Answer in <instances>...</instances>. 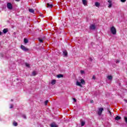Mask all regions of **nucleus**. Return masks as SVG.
I'll list each match as a JSON object with an SVG mask.
<instances>
[{
	"mask_svg": "<svg viewBox=\"0 0 127 127\" xmlns=\"http://www.w3.org/2000/svg\"><path fill=\"white\" fill-rule=\"evenodd\" d=\"M110 31L113 34V35H116L117 34V29L114 26H112L110 29Z\"/></svg>",
	"mask_w": 127,
	"mask_h": 127,
	"instance_id": "1",
	"label": "nucleus"
},
{
	"mask_svg": "<svg viewBox=\"0 0 127 127\" xmlns=\"http://www.w3.org/2000/svg\"><path fill=\"white\" fill-rule=\"evenodd\" d=\"M7 8H8V9L11 10V9H12V8H13L12 7V4H11V3L10 2H8L7 3Z\"/></svg>",
	"mask_w": 127,
	"mask_h": 127,
	"instance_id": "2",
	"label": "nucleus"
},
{
	"mask_svg": "<svg viewBox=\"0 0 127 127\" xmlns=\"http://www.w3.org/2000/svg\"><path fill=\"white\" fill-rule=\"evenodd\" d=\"M103 111H104V108H100L99 109L98 112V115L99 116H101L103 113Z\"/></svg>",
	"mask_w": 127,
	"mask_h": 127,
	"instance_id": "3",
	"label": "nucleus"
},
{
	"mask_svg": "<svg viewBox=\"0 0 127 127\" xmlns=\"http://www.w3.org/2000/svg\"><path fill=\"white\" fill-rule=\"evenodd\" d=\"M21 48L23 51H28V49L26 48V47L23 45L21 46Z\"/></svg>",
	"mask_w": 127,
	"mask_h": 127,
	"instance_id": "4",
	"label": "nucleus"
},
{
	"mask_svg": "<svg viewBox=\"0 0 127 127\" xmlns=\"http://www.w3.org/2000/svg\"><path fill=\"white\" fill-rule=\"evenodd\" d=\"M63 53L64 57H67L68 56V52H67L66 50H64Z\"/></svg>",
	"mask_w": 127,
	"mask_h": 127,
	"instance_id": "5",
	"label": "nucleus"
},
{
	"mask_svg": "<svg viewBox=\"0 0 127 127\" xmlns=\"http://www.w3.org/2000/svg\"><path fill=\"white\" fill-rule=\"evenodd\" d=\"M108 2L109 3V5H108V7L109 8H111L112 6L113 5V2H112V0H108Z\"/></svg>",
	"mask_w": 127,
	"mask_h": 127,
	"instance_id": "6",
	"label": "nucleus"
},
{
	"mask_svg": "<svg viewBox=\"0 0 127 127\" xmlns=\"http://www.w3.org/2000/svg\"><path fill=\"white\" fill-rule=\"evenodd\" d=\"M90 29H91L92 30H95L96 29V26L94 24H92L90 26Z\"/></svg>",
	"mask_w": 127,
	"mask_h": 127,
	"instance_id": "7",
	"label": "nucleus"
},
{
	"mask_svg": "<svg viewBox=\"0 0 127 127\" xmlns=\"http://www.w3.org/2000/svg\"><path fill=\"white\" fill-rule=\"evenodd\" d=\"M47 7L48 8H52V7H53V4H50L49 3H48L47 4Z\"/></svg>",
	"mask_w": 127,
	"mask_h": 127,
	"instance_id": "8",
	"label": "nucleus"
},
{
	"mask_svg": "<svg viewBox=\"0 0 127 127\" xmlns=\"http://www.w3.org/2000/svg\"><path fill=\"white\" fill-rule=\"evenodd\" d=\"M51 127H58V125H57L56 123L54 122L51 124Z\"/></svg>",
	"mask_w": 127,
	"mask_h": 127,
	"instance_id": "9",
	"label": "nucleus"
},
{
	"mask_svg": "<svg viewBox=\"0 0 127 127\" xmlns=\"http://www.w3.org/2000/svg\"><path fill=\"white\" fill-rule=\"evenodd\" d=\"M107 78L109 81H112V80H113V76L112 75H108Z\"/></svg>",
	"mask_w": 127,
	"mask_h": 127,
	"instance_id": "10",
	"label": "nucleus"
},
{
	"mask_svg": "<svg viewBox=\"0 0 127 127\" xmlns=\"http://www.w3.org/2000/svg\"><path fill=\"white\" fill-rule=\"evenodd\" d=\"M3 33H4V34H5L7 32H8V29L7 28H5L3 30Z\"/></svg>",
	"mask_w": 127,
	"mask_h": 127,
	"instance_id": "11",
	"label": "nucleus"
},
{
	"mask_svg": "<svg viewBox=\"0 0 127 127\" xmlns=\"http://www.w3.org/2000/svg\"><path fill=\"white\" fill-rule=\"evenodd\" d=\"M76 85L77 86H79L80 87H82V84H81V82H79V81H77Z\"/></svg>",
	"mask_w": 127,
	"mask_h": 127,
	"instance_id": "12",
	"label": "nucleus"
},
{
	"mask_svg": "<svg viewBox=\"0 0 127 127\" xmlns=\"http://www.w3.org/2000/svg\"><path fill=\"white\" fill-rule=\"evenodd\" d=\"M121 117L117 116L116 118H115V120L116 121H120V120H121Z\"/></svg>",
	"mask_w": 127,
	"mask_h": 127,
	"instance_id": "13",
	"label": "nucleus"
},
{
	"mask_svg": "<svg viewBox=\"0 0 127 127\" xmlns=\"http://www.w3.org/2000/svg\"><path fill=\"white\" fill-rule=\"evenodd\" d=\"M82 3L84 4V5H87V0H82Z\"/></svg>",
	"mask_w": 127,
	"mask_h": 127,
	"instance_id": "14",
	"label": "nucleus"
},
{
	"mask_svg": "<svg viewBox=\"0 0 127 127\" xmlns=\"http://www.w3.org/2000/svg\"><path fill=\"white\" fill-rule=\"evenodd\" d=\"M95 5L97 7H99V6H100V3H99V2H96L95 3Z\"/></svg>",
	"mask_w": 127,
	"mask_h": 127,
	"instance_id": "15",
	"label": "nucleus"
},
{
	"mask_svg": "<svg viewBox=\"0 0 127 127\" xmlns=\"http://www.w3.org/2000/svg\"><path fill=\"white\" fill-rule=\"evenodd\" d=\"M56 83V80L54 79L52 81L51 84L52 85H55Z\"/></svg>",
	"mask_w": 127,
	"mask_h": 127,
	"instance_id": "16",
	"label": "nucleus"
},
{
	"mask_svg": "<svg viewBox=\"0 0 127 127\" xmlns=\"http://www.w3.org/2000/svg\"><path fill=\"white\" fill-rule=\"evenodd\" d=\"M29 11L31 13H34V9H29Z\"/></svg>",
	"mask_w": 127,
	"mask_h": 127,
	"instance_id": "17",
	"label": "nucleus"
},
{
	"mask_svg": "<svg viewBox=\"0 0 127 127\" xmlns=\"http://www.w3.org/2000/svg\"><path fill=\"white\" fill-rule=\"evenodd\" d=\"M80 83L82 84V85H84V84H85V80L83 79H81L80 80Z\"/></svg>",
	"mask_w": 127,
	"mask_h": 127,
	"instance_id": "18",
	"label": "nucleus"
},
{
	"mask_svg": "<svg viewBox=\"0 0 127 127\" xmlns=\"http://www.w3.org/2000/svg\"><path fill=\"white\" fill-rule=\"evenodd\" d=\"M24 42L25 44H26L27 43H28V40L27 39H24Z\"/></svg>",
	"mask_w": 127,
	"mask_h": 127,
	"instance_id": "19",
	"label": "nucleus"
},
{
	"mask_svg": "<svg viewBox=\"0 0 127 127\" xmlns=\"http://www.w3.org/2000/svg\"><path fill=\"white\" fill-rule=\"evenodd\" d=\"M57 77L58 78H63V74H58Z\"/></svg>",
	"mask_w": 127,
	"mask_h": 127,
	"instance_id": "20",
	"label": "nucleus"
},
{
	"mask_svg": "<svg viewBox=\"0 0 127 127\" xmlns=\"http://www.w3.org/2000/svg\"><path fill=\"white\" fill-rule=\"evenodd\" d=\"M37 73H36V71H33L32 73V76H36L37 75Z\"/></svg>",
	"mask_w": 127,
	"mask_h": 127,
	"instance_id": "21",
	"label": "nucleus"
},
{
	"mask_svg": "<svg viewBox=\"0 0 127 127\" xmlns=\"http://www.w3.org/2000/svg\"><path fill=\"white\" fill-rule=\"evenodd\" d=\"M17 123L14 122L13 123V125L14 126V127H17Z\"/></svg>",
	"mask_w": 127,
	"mask_h": 127,
	"instance_id": "22",
	"label": "nucleus"
},
{
	"mask_svg": "<svg viewBox=\"0 0 127 127\" xmlns=\"http://www.w3.org/2000/svg\"><path fill=\"white\" fill-rule=\"evenodd\" d=\"M25 65H26V66L28 68H29V67H30V64H29L28 63H26Z\"/></svg>",
	"mask_w": 127,
	"mask_h": 127,
	"instance_id": "23",
	"label": "nucleus"
},
{
	"mask_svg": "<svg viewBox=\"0 0 127 127\" xmlns=\"http://www.w3.org/2000/svg\"><path fill=\"white\" fill-rule=\"evenodd\" d=\"M85 126V122L82 121L81 122V127H84Z\"/></svg>",
	"mask_w": 127,
	"mask_h": 127,
	"instance_id": "24",
	"label": "nucleus"
},
{
	"mask_svg": "<svg viewBox=\"0 0 127 127\" xmlns=\"http://www.w3.org/2000/svg\"><path fill=\"white\" fill-rule=\"evenodd\" d=\"M39 41H40V43H43V40L39 38Z\"/></svg>",
	"mask_w": 127,
	"mask_h": 127,
	"instance_id": "25",
	"label": "nucleus"
},
{
	"mask_svg": "<svg viewBox=\"0 0 127 127\" xmlns=\"http://www.w3.org/2000/svg\"><path fill=\"white\" fill-rule=\"evenodd\" d=\"M80 73L83 75V74H85V71L84 70H81Z\"/></svg>",
	"mask_w": 127,
	"mask_h": 127,
	"instance_id": "26",
	"label": "nucleus"
},
{
	"mask_svg": "<svg viewBox=\"0 0 127 127\" xmlns=\"http://www.w3.org/2000/svg\"><path fill=\"white\" fill-rule=\"evenodd\" d=\"M9 108L10 109H12V108H13V104H10Z\"/></svg>",
	"mask_w": 127,
	"mask_h": 127,
	"instance_id": "27",
	"label": "nucleus"
},
{
	"mask_svg": "<svg viewBox=\"0 0 127 127\" xmlns=\"http://www.w3.org/2000/svg\"><path fill=\"white\" fill-rule=\"evenodd\" d=\"M22 118H23V119H26V116H25V115H23Z\"/></svg>",
	"mask_w": 127,
	"mask_h": 127,
	"instance_id": "28",
	"label": "nucleus"
},
{
	"mask_svg": "<svg viewBox=\"0 0 127 127\" xmlns=\"http://www.w3.org/2000/svg\"><path fill=\"white\" fill-rule=\"evenodd\" d=\"M47 104H48V100H46L45 102V105L46 106L47 105Z\"/></svg>",
	"mask_w": 127,
	"mask_h": 127,
	"instance_id": "29",
	"label": "nucleus"
},
{
	"mask_svg": "<svg viewBox=\"0 0 127 127\" xmlns=\"http://www.w3.org/2000/svg\"><path fill=\"white\" fill-rule=\"evenodd\" d=\"M92 79H93V80H95V79H96V76H95V75H93V76H92Z\"/></svg>",
	"mask_w": 127,
	"mask_h": 127,
	"instance_id": "30",
	"label": "nucleus"
},
{
	"mask_svg": "<svg viewBox=\"0 0 127 127\" xmlns=\"http://www.w3.org/2000/svg\"><path fill=\"white\" fill-rule=\"evenodd\" d=\"M121 0L122 2H126V1L127 0Z\"/></svg>",
	"mask_w": 127,
	"mask_h": 127,
	"instance_id": "31",
	"label": "nucleus"
},
{
	"mask_svg": "<svg viewBox=\"0 0 127 127\" xmlns=\"http://www.w3.org/2000/svg\"><path fill=\"white\" fill-rule=\"evenodd\" d=\"M119 62H120V60H116V63L118 64V63H119Z\"/></svg>",
	"mask_w": 127,
	"mask_h": 127,
	"instance_id": "32",
	"label": "nucleus"
},
{
	"mask_svg": "<svg viewBox=\"0 0 127 127\" xmlns=\"http://www.w3.org/2000/svg\"><path fill=\"white\" fill-rule=\"evenodd\" d=\"M73 100L74 102H77V100H76V99L73 98Z\"/></svg>",
	"mask_w": 127,
	"mask_h": 127,
	"instance_id": "33",
	"label": "nucleus"
},
{
	"mask_svg": "<svg viewBox=\"0 0 127 127\" xmlns=\"http://www.w3.org/2000/svg\"><path fill=\"white\" fill-rule=\"evenodd\" d=\"M90 103H94V101H93V100H91V101H90Z\"/></svg>",
	"mask_w": 127,
	"mask_h": 127,
	"instance_id": "34",
	"label": "nucleus"
},
{
	"mask_svg": "<svg viewBox=\"0 0 127 127\" xmlns=\"http://www.w3.org/2000/svg\"><path fill=\"white\" fill-rule=\"evenodd\" d=\"M2 34V32L0 31V36Z\"/></svg>",
	"mask_w": 127,
	"mask_h": 127,
	"instance_id": "35",
	"label": "nucleus"
},
{
	"mask_svg": "<svg viewBox=\"0 0 127 127\" xmlns=\"http://www.w3.org/2000/svg\"><path fill=\"white\" fill-rule=\"evenodd\" d=\"M125 102H126V103H127V99H124Z\"/></svg>",
	"mask_w": 127,
	"mask_h": 127,
	"instance_id": "36",
	"label": "nucleus"
},
{
	"mask_svg": "<svg viewBox=\"0 0 127 127\" xmlns=\"http://www.w3.org/2000/svg\"><path fill=\"white\" fill-rule=\"evenodd\" d=\"M16 0V1H19V0Z\"/></svg>",
	"mask_w": 127,
	"mask_h": 127,
	"instance_id": "37",
	"label": "nucleus"
},
{
	"mask_svg": "<svg viewBox=\"0 0 127 127\" xmlns=\"http://www.w3.org/2000/svg\"><path fill=\"white\" fill-rule=\"evenodd\" d=\"M90 60H91V61H92V58H90Z\"/></svg>",
	"mask_w": 127,
	"mask_h": 127,
	"instance_id": "38",
	"label": "nucleus"
},
{
	"mask_svg": "<svg viewBox=\"0 0 127 127\" xmlns=\"http://www.w3.org/2000/svg\"><path fill=\"white\" fill-rule=\"evenodd\" d=\"M11 102H13V100L11 99Z\"/></svg>",
	"mask_w": 127,
	"mask_h": 127,
	"instance_id": "39",
	"label": "nucleus"
},
{
	"mask_svg": "<svg viewBox=\"0 0 127 127\" xmlns=\"http://www.w3.org/2000/svg\"><path fill=\"white\" fill-rule=\"evenodd\" d=\"M0 121H1V119H0Z\"/></svg>",
	"mask_w": 127,
	"mask_h": 127,
	"instance_id": "40",
	"label": "nucleus"
},
{
	"mask_svg": "<svg viewBox=\"0 0 127 127\" xmlns=\"http://www.w3.org/2000/svg\"><path fill=\"white\" fill-rule=\"evenodd\" d=\"M110 114H111V111H109Z\"/></svg>",
	"mask_w": 127,
	"mask_h": 127,
	"instance_id": "41",
	"label": "nucleus"
}]
</instances>
